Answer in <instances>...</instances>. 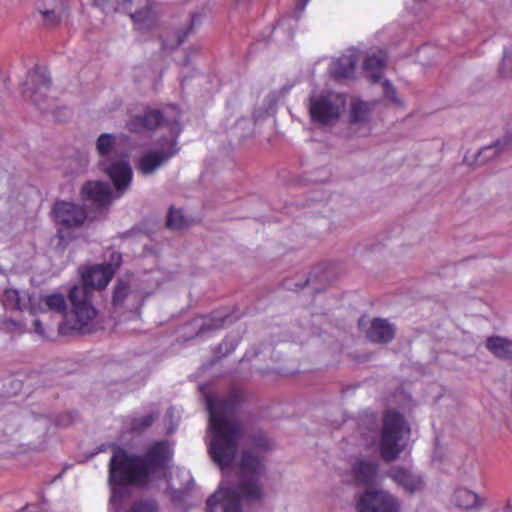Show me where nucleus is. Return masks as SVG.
<instances>
[{
	"label": "nucleus",
	"instance_id": "24",
	"mask_svg": "<svg viewBox=\"0 0 512 512\" xmlns=\"http://www.w3.org/2000/svg\"><path fill=\"white\" fill-rule=\"evenodd\" d=\"M505 150H507V147L503 145V141L501 139H498L493 144L480 149L476 155L472 156L471 159L468 155H465L464 162L468 165H472L474 162L478 165H483Z\"/></svg>",
	"mask_w": 512,
	"mask_h": 512
},
{
	"label": "nucleus",
	"instance_id": "2",
	"mask_svg": "<svg viewBox=\"0 0 512 512\" xmlns=\"http://www.w3.org/2000/svg\"><path fill=\"white\" fill-rule=\"evenodd\" d=\"M242 400V394L238 391L217 400L207 397L209 428L212 432L209 452L222 469L231 466L244 436L242 423L234 417Z\"/></svg>",
	"mask_w": 512,
	"mask_h": 512
},
{
	"label": "nucleus",
	"instance_id": "1",
	"mask_svg": "<svg viewBox=\"0 0 512 512\" xmlns=\"http://www.w3.org/2000/svg\"><path fill=\"white\" fill-rule=\"evenodd\" d=\"M107 290H69V309L61 293L44 297L35 296L29 290H4L6 305L31 314L55 312L63 315L58 324L61 336H78L95 333L104 328L101 307Z\"/></svg>",
	"mask_w": 512,
	"mask_h": 512
},
{
	"label": "nucleus",
	"instance_id": "34",
	"mask_svg": "<svg viewBox=\"0 0 512 512\" xmlns=\"http://www.w3.org/2000/svg\"><path fill=\"white\" fill-rule=\"evenodd\" d=\"M383 88H384V93H385L386 97L390 98L394 102L398 101V99L396 97V90L389 80H385L383 82Z\"/></svg>",
	"mask_w": 512,
	"mask_h": 512
},
{
	"label": "nucleus",
	"instance_id": "35",
	"mask_svg": "<svg viewBox=\"0 0 512 512\" xmlns=\"http://www.w3.org/2000/svg\"><path fill=\"white\" fill-rule=\"evenodd\" d=\"M33 327H34V331H35L39 336H41L42 338H48V335L46 334L45 329L43 328L42 323H41V321H40V320L35 319V320L33 321Z\"/></svg>",
	"mask_w": 512,
	"mask_h": 512
},
{
	"label": "nucleus",
	"instance_id": "10",
	"mask_svg": "<svg viewBox=\"0 0 512 512\" xmlns=\"http://www.w3.org/2000/svg\"><path fill=\"white\" fill-rule=\"evenodd\" d=\"M105 11H122L131 17L134 22L143 23L150 27L154 18L151 13V0H93Z\"/></svg>",
	"mask_w": 512,
	"mask_h": 512
},
{
	"label": "nucleus",
	"instance_id": "11",
	"mask_svg": "<svg viewBox=\"0 0 512 512\" xmlns=\"http://www.w3.org/2000/svg\"><path fill=\"white\" fill-rule=\"evenodd\" d=\"M121 264V253L112 251L106 263L95 264L81 271L82 288H106Z\"/></svg>",
	"mask_w": 512,
	"mask_h": 512
},
{
	"label": "nucleus",
	"instance_id": "19",
	"mask_svg": "<svg viewBox=\"0 0 512 512\" xmlns=\"http://www.w3.org/2000/svg\"><path fill=\"white\" fill-rule=\"evenodd\" d=\"M45 25H56L61 22L67 10L66 0H42L37 6Z\"/></svg>",
	"mask_w": 512,
	"mask_h": 512
},
{
	"label": "nucleus",
	"instance_id": "32",
	"mask_svg": "<svg viewBox=\"0 0 512 512\" xmlns=\"http://www.w3.org/2000/svg\"><path fill=\"white\" fill-rule=\"evenodd\" d=\"M499 72L503 77L512 76V49L510 51H504V56L499 68Z\"/></svg>",
	"mask_w": 512,
	"mask_h": 512
},
{
	"label": "nucleus",
	"instance_id": "13",
	"mask_svg": "<svg viewBox=\"0 0 512 512\" xmlns=\"http://www.w3.org/2000/svg\"><path fill=\"white\" fill-rule=\"evenodd\" d=\"M28 78L31 87L24 88V95L27 94L28 90H31L29 98L33 104L43 112L51 111L54 107V99L46 96V92L52 85L51 78L47 71L36 66L35 69L28 72Z\"/></svg>",
	"mask_w": 512,
	"mask_h": 512
},
{
	"label": "nucleus",
	"instance_id": "6",
	"mask_svg": "<svg viewBox=\"0 0 512 512\" xmlns=\"http://www.w3.org/2000/svg\"><path fill=\"white\" fill-rule=\"evenodd\" d=\"M167 124L170 128V136L159 139L156 147L143 153L138 160L137 168L145 176L153 174L180 150L177 145V138L182 130L180 123L174 120Z\"/></svg>",
	"mask_w": 512,
	"mask_h": 512
},
{
	"label": "nucleus",
	"instance_id": "22",
	"mask_svg": "<svg viewBox=\"0 0 512 512\" xmlns=\"http://www.w3.org/2000/svg\"><path fill=\"white\" fill-rule=\"evenodd\" d=\"M352 473L359 484L370 485L376 479L378 463L375 461H357L352 467Z\"/></svg>",
	"mask_w": 512,
	"mask_h": 512
},
{
	"label": "nucleus",
	"instance_id": "18",
	"mask_svg": "<svg viewBox=\"0 0 512 512\" xmlns=\"http://www.w3.org/2000/svg\"><path fill=\"white\" fill-rule=\"evenodd\" d=\"M165 121L160 110L145 108L127 122V128L131 132L140 133L143 130H154Z\"/></svg>",
	"mask_w": 512,
	"mask_h": 512
},
{
	"label": "nucleus",
	"instance_id": "27",
	"mask_svg": "<svg viewBox=\"0 0 512 512\" xmlns=\"http://www.w3.org/2000/svg\"><path fill=\"white\" fill-rule=\"evenodd\" d=\"M371 108L370 105L363 101H353L350 109V123L352 125L359 124L367 126L370 121Z\"/></svg>",
	"mask_w": 512,
	"mask_h": 512
},
{
	"label": "nucleus",
	"instance_id": "16",
	"mask_svg": "<svg viewBox=\"0 0 512 512\" xmlns=\"http://www.w3.org/2000/svg\"><path fill=\"white\" fill-rule=\"evenodd\" d=\"M367 318L362 316L358 321L360 330L365 331L368 340L373 343H388L395 336L394 327L383 318H374L369 327H367Z\"/></svg>",
	"mask_w": 512,
	"mask_h": 512
},
{
	"label": "nucleus",
	"instance_id": "3",
	"mask_svg": "<svg viewBox=\"0 0 512 512\" xmlns=\"http://www.w3.org/2000/svg\"><path fill=\"white\" fill-rule=\"evenodd\" d=\"M171 457L166 441L153 443L144 455H130L116 447L109 462V480L118 486L146 487L155 472L167 468Z\"/></svg>",
	"mask_w": 512,
	"mask_h": 512
},
{
	"label": "nucleus",
	"instance_id": "17",
	"mask_svg": "<svg viewBox=\"0 0 512 512\" xmlns=\"http://www.w3.org/2000/svg\"><path fill=\"white\" fill-rule=\"evenodd\" d=\"M235 319L236 318L229 313L227 308H221L213 311L209 315L194 319L192 324L198 327L196 336H203L207 333L231 325Z\"/></svg>",
	"mask_w": 512,
	"mask_h": 512
},
{
	"label": "nucleus",
	"instance_id": "37",
	"mask_svg": "<svg viewBox=\"0 0 512 512\" xmlns=\"http://www.w3.org/2000/svg\"><path fill=\"white\" fill-rule=\"evenodd\" d=\"M307 2H305V0H302L301 2H299L297 5H296V11L297 13H301L304 9H305V6H306Z\"/></svg>",
	"mask_w": 512,
	"mask_h": 512
},
{
	"label": "nucleus",
	"instance_id": "40",
	"mask_svg": "<svg viewBox=\"0 0 512 512\" xmlns=\"http://www.w3.org/2000/svg\"><path fill=\"white\" fill-rule=\"evenodd\" d=\"M70 288L76 289V288H79V287L77 285H73Z\"/></svg>",
	"mask_w": 512,
	"mask_h": 512
},
{
	"label": "nucleus",
	"instance_id": "30",
	"mask_svg": "<svg viewBox=\"0 0 512 512\" xmlns=\"http://www.w3.org/2000/svg\"><path fill=\"white\" fill-rule=\"evenodd\" d=\"M157 417H158L157 414L151 413L148 415L134 418L131 421V430L135 431V432L144 431L147 428H149L150 426H152V424L157 419Z\"/></svg>",
	"mask_w": 512,
	"mask_h": 512
},
{
	"label": "nucleus",
	"instance_id": "39",
	"mask_svg": "<svg viewBox=\"0 0 512 512\" xmlns=\"http://www.w3.org/2000/svg\"><path fill=\"white\" fill-rule=\"evenodd\" d=\"M67 416L70 418V420H69L68 422H66L65 424H66V425H69V423H70V422H72V421H73V419H72V416H71L70 414H69V415H67Z\"/></svg>",
	"mask_w": 512,
	"mask_h": 512
},
{
	"label": "nucleus",
	"instance_id": "25",
	"mask_svg": "<svg viewBox=\"0 0 512 512\" xmlns=\"http://www.w3.org/2000/svg\"><path fill=\"white\" fill-rule=\"evenodd\" d=\"M386 66V54L383 51L368 55L364 61V69L369 72L372 82H378Z\"/></svg>",
	"mask_w": 512,
	"mask_h": 512
},
{
	"label": "nucleus",
	"instance_id": "12",
	"mask_svg": "<svg viewBox=\"0 0 512 512\" xmlns=\"http://www.w3.org/2000/svg\"><path fill=\"white\" fill-rule=\"evenodd\" d=\"M80 194L83 206L94 209L100 215L106 213L114 198H118L113 195L110 184L104 181H87Z\"/></svg>",
	"mask_w": 512,
	"mask_h": 512
},
{
	"label": "nucleus",
	"instance_id": "38",
	"mask_svg": "<svg viewBox=\"0 0 512 512\" xmlns=\"http://www.w3.org/2000/svg\"><path fill=\"white\" fill-rule=\"evenodd\" d=\"M503 512H512V505L507 504L506 507L504 508Z\"/></svg>",
	"mask_w": 512,
	"mask_h": 512
},
{
	"label": "nucleus",
	"instance_id": "36",
	"mask_svg": "<svg viewBox=\"0 0 512 512\" xmlns=\"http://www.w3.org/2000/svg\"><path fill=\"white\" fill-rule=\"evenodd\" d=\"M501 140L507 149L512 148V127L506 132Z\"/></svg>",
	"mask_w": 512,
	"mask_h": 512
},
{
	"label": "nucleus",
	"instance_id": "20",
	"mask_svg": "<svg viewBox=\"0 0 512 512\" xmlns=\"http://www.w3.org/2000/svg\"><path fill=\"white\" fill-rule=\"evenodd\" d=\"M388 476L409 493L420 491L424 487L423 479L410 470L403 467H393Z\"/></svg>",
	"mask_w": 512,
	"mask_h": 512
},
{
	"label": "nucleus",
	"instance_id": "14",
	"mask_svg": "<svg viewBox=\"0 0 512 512\" xmlns=\"http://www.w3.org/2000/svg\"><path fill=\"white\" fill-rule=\"evenodd\" d=\"M358 512H400L398 499L383 490L365 491L357 502Z\"/></svg>",
	"mask_w": 512,
	"mask_h": 512
},
{
	"label": "nucleus",
	"instance_id": "4",
	"mask_svg": "<svg viewBox=\"0 0 512 512\" xmlns=\"http://www.w3.org/2000/svg\"><path fill=\"white\" fill-rule=\"evenodd\" d=\"M240 470L243 480L234 488L219 491L207 499V512H213L222 497L227 499L223 504V512H241V500L259 501L263 497L259 484V475L263 470L262 459L250 451L242 454Z\"/></svg>",
	"mask_w": 512,
	"mask_h": 512
},
{
	"label": "nucleus",
	"instance_id": "33",
	"mask_svg": "<svg viewBox=\"0 0 512 512\" xmlns=\"http://www.w3.org/2000/svg\"><path fill=\"white\" fill-rule=\"evenodd\" d=\"M156 509L153 501H137L132 504L129 512H156Z\"/></svg>",
	"mask_w": 512,
	"mask_h": 512
},
{
	"label": "nucleus",
	"instance_id": "7",
	"mask_svg": "<svg viewBox=\"0 0 512 512\" xmlns=\"http://www.w3.org/2000/svg\"><path fill=\"white\" fill-rule=\"evenodd\" d=\"M408 432L409 428L399 412L389 410L384 414L379 442L380 454L384 461L390 462L399 456L403 449L400 441L404 433Z\"/></svg>",
	"mask_w": 512,
	"mask_h": 512
},
{
	"label": "nucleus",
	"instance_id": "26",
	"mask_svg": "<svg viewBox=\"0 0 512 512\" xmlns=\"http://www.w3.org/2000/svg\"><path fill=\"white\" fill-rule=\"evenodd\" d=\"M487 349L497 358L512 359V341L500 336L488 337Z\"/></svg>",
	"mask_w": 512,
	"mask_h": 512
},
{
	"label": "nucleus",
	"instance_id": "15",
	"mask_svg": "<svg viewBox=\"0 0 512 512\" xmlns=\"http://www.w3.org/2000/svg\"><path fill=\"white\" fill-rule=\"evenodd\" d=\"M143 303L141 290H113L112 308L117 317L124 316L128 320L137 318Z\"/></svg>",
	"mask_w": 512,
	"mask_h": 512
},
{
	"label": "nucleus",
	"instance_id": "41",
	"mask_svg": "<svg viewBox=\"0 0 512 512\" xmlns=\"http://www.w3.org/2000/svg\"><path fill=\"white\" fill-rule=\"evenodd\" d=\"M309 0H305V2H308Z\"/></svg>",
	"mask_w": 512,
	"mask_h": 512
},
{
	"label": "nucleus",
	"instance_id": "21",
	"mask_svg": "<svg viewBox=\"0 0 512 512\" xmlns=\"http://www.w3.org/2000/svg\"><path fill=\"white\" fill-rule=\"evenodd\" d=\"M358 57L355 52L349 51L336 59L329 68L330 75L336 79H345L353 75Z\"/></svg>",
	"mask_w": 512,
	"mask_h": 512
},
{
	"label": "nucleus",
	"instance_id": "23",
	"mask_svg": "<svg viewBox=\"0 0 512 512\" xmlns=\"http://www.w3.org/2000/svg\"><path fill=\"white\" fill-rule=\"evenodd\" d=\"M452 502L463 509H479L483 506L484 500L477 493L460 487L454 491Z\"/></svg>",
	"mask_w": 512,
	"mask_h": 512
},
{
	"label": "nucleus",
	"instance_id": "31",
	"mask_svg": "<svg viewBox=\"0 0 512 512\" xmlns=\"http://www.w3.org/2000/svg\"><path fill=\"white\" fill-rule=\"evenodd\" d=\"M196 24H200V15L193 13L191 14L189 27L186 30L178 33L177 45H182L185 42L188 35L193 32L194 26Z\"/></svg>",
	"mask_w": 512,
	"mask_h": 512
},
{
	"label": "nucleus",
	"instance_id": "9",
	"mask_svg": "<svg viewBox=\"0 0 512 512\" xmlns=\"http://www.w3.org/2000/svg\"><path fill=\"white\" fill-rule=\"evenodd\" d=\"M55 222L60 226L58 237L61 240H70L71 228H80L89 219V214L84 206L68 202L57 201L53 206Z\"/></svg>",
	"mask_w": 512,
	"mask_h": 512
},
{
	"label": "nucleus",
	"instance_id": "28",
	"mask_svg": "<svg viewBox=\"0 0 512 512\" xmlns=\"http://www.w3.org/2000/svg\"><path fill=\"white\" fill-rule=\"evenodd\" d=\"M332 278V271L330 268L324 269L322 266L316 267L310 274L309 277L306 278L304 283H293L295 288H304L307 285H320L329 281ZM286 288H291L292 283H285Z\"/></svg>",
	"mask_w": 512,
	"mask_h": 512
},
{
	"label": "nucleus",
	"instance_id": "29",
	"mask_svg": "<svg viewBox=\"0 0 512 512\" xmlns=\"http://www.w3.org/2000/svg\"><path fill=\"white\" fill-rule=\"evenodd\" d=\"M167 227L174 230H179L187 226V221L184 218L181 210L170 208L167 220Z\"/></svg>",
	"mask_w": 512,
	"mask_h": 512
},
{
	"label": "nucleus",
	"instance_id": "5",
	"mask_svg": "<svg viewBox=\"0 0 512 512\" xmlns=\"http://www.w3.org/2000/svg\"><path fill=\"white\" fill-rule=\"evenodd\" d=\"M100 156L99 168L105 173L117 190L116 197H121L128 190L132 180L129 162L116 150V138L113 134L103 133L96 141Z\"/></svg>",
	"mask_w": 512,
	"mask_h": 512
},
{
	"label": "nucleus",
	"instance_id": "8",
	"mask_svg": "<svg viewBox=\"0 0 512 512\" xmlns=\"http://www.w3.org/2000/svg\"><path fill=\"white\" fill-rule=\"evenodd\" d=\"M346 104V97L330 92L310 97L309 112L311 119L318 124L333 125L340 117Z\"/></svg>",
	"mask_w": 512,
	"mask_h": 512
}]
</instances>
